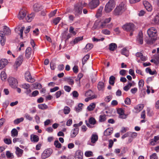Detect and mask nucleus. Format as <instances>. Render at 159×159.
I'll use <instances>...</instances> for the list:
<instances>
[{
    "instance_id": "1",
    "label": "nucleus",
    "mask_w": 159,
    "mask_h": 159,
    "mask_svg": "<svg viewBox=\"0 0 159 159\" xmlns=\"http://www.w3.org/2000/svg\"><path fill=\"white\" fill-rule=\"evenodd\" d=\"M157 30L154 27L150 28L148 30L147 33L149 38L147 41V43L151 44L155 42L157 38Z\"/></svg>"
},
{
    "instance_id": "2",
    "label": "nucleus",
    "mask_w": 159,
    "mask_h": 159,
    "mask_svg": "<svg viewBox=\"0 0 159 159\" xmlns=\"http://www.w3.org/2000/svg\"><path fill=\"white\" fill-rule=\"evenodd\" d=\"M87 4L84 2H79L74 4L73 10V13L76 16L82 14L83 8L86 6Z\"/></svg>"
},
{
    "instance_id": "3",
    "label": "nucleus",
    "mask_w": 159,
    "mask_h": 159,
    "mask_svg": "<svg viewBox=\"0 0 159 159\" xmlns=\"http://www.w3.org/2000/svg\"><path fill=\"white\" fill-rule=\"evenodd\" d=\"M122 28L124 30L130 32L129 36H131L133 34V32L135 30L134 25L131 23H126L124 25Z\"/></svg>"
},
{
    "instance_id": "4",
    "label": "nucleus",
    "mask_w": 159,
    "mask_h": 159,
    "mask_svg": "<svg viewBox=\"0 0 159 159\" xmlns=\"http://www.w3.org/2000/svg\"><path fill=\"white\" fill-rule=\"evenodd\" d=\"M126 9V6L123 3H121L115 9L113 13L115 16L121 15Z\"/></svg>"
},
{
    "instance_id": "5",
    "label": "nucleus",
    "mask_w": 159,
    "mask_h": 159,
    "mask_svg": "<svg viewBox=\"0 0 159 159\" xmlns=\"http://www.w3.org/2000/svg\"><path fill=\"white\" fill-rule=\"evenodd\" d=\"M115 3L114 0H110L106 4L105 11L106 12H109L111 11L115 7Z\"/></svg>"
},
{
    "instance_id": "6",
    "label": "nucleus",
    "mask_w": 159,
    "mask_h": 159,
    "mask_svg": "<svg viewBox=\"0 0 159 159\" xmlns=\"http://www.w3.org/2000/svg\"><path fill=\"white\" fill-rule=\"evenodd\" d=\"M8 81L10 85L12 88H16L18 84V82L16 79L12 77H10L8 79Z\"/></svg>"
},
{
    "instance_id": "7",
    "label": "nucleus",
    "mask_w": 159,
    "mask_h": 159,
    "mask_svg": "<svg viewBox=\"0 0 159 159\" xmlns=\"http://www.w3.org/2000/svg\"><path fill=\"white\" fill-rule=\"evenodd\" d=\"M52 152V150L49 148L45 150L42 154L41 157L43 159H46L49 157Z\"/></svg>"
},
{
    "instance_id": "8",
    "label": "nucleus",
    "mask_w": 159,
    "mask_h": 159,
    "mask_svg": "<svg viewBox=\"0 0 159 159\" xmlns=\"http://www.w3.org/2000/svg\"><path fill=\"white\" fill-rule=\"evenodd\" d=\"M99 4V0H92L89 3L90 8L93 9L96 7Z\"/></svg>"
},
{
    "instance_id": "9",
    "label": "nucleus",
    "mask_w": 159,
    "mask_h": 159,
    "mask_svg": "<svg viewBox=\"0 0 159 159\" xmlns=\"http://www.w3.org/2000/svg\"><path fill=\"white\" fill-rule=\"evenodd\" d=\"M25 77L26 80L29 82L33 83L35 81L34 79L32 77L31 74L29 71H26L25 73Z\"/></svg>"
},
{
    "instance_id": "10",
    "label": "nucleus",
    "mask_w": 159,
    "mask_h": 159,
    "mask_svg": "<svg viewBox=\"0 0 159 159\" xmlns=\"http://www.w3.org/2000/svg\"><path fill=\"white\" fill-rule=\"evenodd\" d=\"M23 61V56L22 55L20 56L18 58L16 59V60L15 62V66H16V68L20 66L22 64Z\"/></svg>"
},
{
    "instance_id": "11",
    "label": "nucleus",
    "mask_w": 159,
    "mask_h": 159,
    "mask_svg": "<svg viewBox=\"0 0 159 159\" xmlns=\"http://www.w3.org/2000/svg\"><path fill=\"white\" fill-rule=\"evenodd\" d=\"M137 41L140 44L143 43V34L142 32H139L137 36Z\"/></svg>"
},
{
    "instance_id": "12",
    "label": "nucleus",
    "mask_w": 159,
    "mask_h": 159,
    "mask_svg": "<svg viewBox=\"0 0 159 159\" xmlns=\"http://www.w3.org/2000/svg\"><path fill=\"white\" fill-rule=\"evenodd\" d=\"M25 29L24 27H22L20 29L19 27H17L15 29V32L20 36V38L21 39H23V31Z\"/></svg>"
},
{
    "instance_id": "13",
    "label": "nucleus",
    "mask_w": 159,
    "mask_h": 159,
    "mask_svg": "<svg viewBox=\"0 0 159 159\" xmlns=\"http://www.w3.org/2000/svg\"><path fill=\"white\" fill-rule=\"evenodd\" d=\"M143 3L145 7L148 11H151L152 9V7L148 2L145 1L143 2Z\"/></svg>"
},
{
    "instance_id": "14",
    "label": "nucleus",
    "mask_w": 159,
    "mask_h": 159,
    "mask_svg": "<svg viewBox=\"0 0 159 159\" xmlns=\"http://www.w3.org/2000/svg\"><path fill=\"white\" fill-rule=\"evenodd\" d=\"M26 11L24 10H20L18 15V17L19 19L22 20L26 16Z\"/></svg>"
},
{
    "instance_id": "15",
    "label": "nucleus",
    "mask_w": 159,
    "mask_h": 159,
    "mask_svg": "<svg viewBox=\"0 0 159 159\" xmlns=\"http://www.w3.org/2000/svg\"><path fill=\"white\" fill-rule=\"evenodd\" d=\"M75 128L71 131L70 136L72 138L75 137L79 133V129L77 127H75Z\"/></svg>"
},
{
    "instance_id": "16",
    "label": "nucleus",
    "mask_w": 159,
    "mask_h": 159,
    "mask_svg": "<svg viewBox=\"0 0 159 159\" xmlns=\"http://www.w3.org/2000/svg\"><path fill=\"white\" fill-rule=\"evenodd\" d=\"M93 47V45L92 43L87 44L83 50V53H86L89 51Z\"/></svg>"
},
{
    "instance_id": "17",
    "label": "nucleus",
    "mask_w": 159,
    "mask_h": 159,
    "mask_svg": "<svg viewBox=\"0 0 159 159\" xmlns=\"http://www.w3.org/2000/svg\"><path fill=\"white\" fill-rule=\"evenodd\" d=\"M42 8V5L38 3H35L33 6L34 10L36 12L40 11Z\"/></svg>"
},
{
    "instance_id": "18",
    "label": "nucleus",
    "mask_w": 159,
    "mask_h": 159,
    "mask_svg": "<svg viewBox=\"0 0 159 159\" xmlns=\"http://www.w3.org/2000/svg\"><path fill=\"white\" fill-rule=\"evenodd\" d=\"M15 149L16 150V155L18 157H21L23 153V150L18 147H16Z\"/></svg>"
},
{
    "instance_id": "19",
    "label": "nucleus",
    "mask_w": 159,
    "mask_h": 159,
    "mask_svg": "<svg viewBox=\"0 0 159 159\" xmlns=\"http://www.w3.org/2000/svg\"><path fill=\"white\" fill-rule=\"evenodd\" d=\"M7 61L5 59L0 60V69H2L7 64Z\"/></svg>"
},
{
    "instance_id": "20",
    "label": "nucleus",
    "mask_w": 159,
    "mask_h": 159,
    "mask_svg": "<svg viewBox=\"0 0 159 159\" xmlns=\"http://www.w3.org/2000/svg\"><path fill=\"white\" fill-rule=\"evenodd\" d=\"M30 140L32 142L37 143L39 140V138L38 136L32 134L30 135Z\"/></svg>"
},
{
    "instance_id": "21",
    "label": "nucleus",
    "mask_w": 159,
    "mask_h": 159,
    "mask_svg": "<svg viewBox=\"0 0 159 159\" xmlns=\"http://www.w3.org/2000/svg\"><path fill=\"white\" fill-rule=\"evenodd\" d=\"M144 105L143 104H140L134 107V112L138 113L140 112L143 108Z\"/></svg>"
},
{
    "instance_id": "22",
    "label": "nucleus",
    "mask_w": 159,
    "mask_h": 159,
    "mask_svg": "<svg viewBox=\"0 0 159 159\" xmlns=\"http://www.w3.org/2000/svg\"><path fill=\"white\" fill-rule=\"evenodd\" d=\"M83 39V37H78L75 38L73 41H71L70 44L74 45L75 44L77 43L80 41L82 40Z\"/></svg>"
},
{
    "instance_id": "23",
    "label": "nucleus",
    "mask_w": 159,
    "mask_h": 159,
    "mask_svg": "<svg viewBox=\"0 0 159 159\" xmlns=\"http://www.w3.org/2000/svg\"><path fill=\"white\" fill-rule=\"evenodd\" d=\"M113 132V129L111 128H108L104 132V136H107L110 135Z\"/></svg>"
},
{
    "instance_id": "24",
    "label": "nucleus",
    "mask_w": 159,
    "mask_h": 159,
    "mask_svg": "<svg viewBox=\"0 0 159 159\" xmlns=\"http://www.w3.org/2000/svg\"><path fill=\"white\" fill-rule=\"evenodd\" d=\"M83 153L80 151H77L75 154V159H82L83 158Z\"/></svg>"
},
{
    "instance_id": "25",
    "label": "nucleus",
    "mask_w": 159,
    "mask_h": 159,
    "mask_svg": "<svg viewBox=\"0 0 159 159\" xmlns=\"http://www.w3.org/2000/svg\"><path fill=\"white\" fill-rule=\"evenodd\" d=\"M31 54V48L30 47H28L25 51V56L27 58L30 57Z\"/></svg>"
},
{
    "instance_id": "26",
    "label": "nucleus",
    "mask_w": 159,
    "mask_h": 159,
    "mask_svg": "<svg viewBox=\"0 0 159 159\" xmlns=\"http://www.w3.org/2000/svg\"><path fill=\"white\" fill-rule=\"evenodd\" d=\"M98 136L97 134H92L91 138V143H95L98 140Z\"/></svg>"
},
{
    "instance_id": "27",
    "label": "nucleus",
    "mask_w": 159,
    "mask_h": 159,
    "mask_svg": "<svg viewBox=\"0 0 159 159\" xmlns=\"http://www.w3.org/2000/svg\"><path fill=\"white\" fill-rule=\"evenodd\" d=\"M159 140V136H155L153 139H151L150 141V144L152 145H154L155 143Z\"/></svg>"
},
{
    "instance_id": "28",
    "label": "nucleus",
    "mask_w": 159,
    "mask_h": 159,
    "mask_svg": "<svg viewBox=\"0 0 159 159\" xmlns=\"http://www.w3.org/2000/svg\"><path fill=\"white\" fill-rule=\"evenodd\" d=\"M64 80L67 82L70 85H72L74 84V81L70 77H66L64 78Z\"/></svg>"
},
{
    "instance_id": "29",
    "label": "nucleus",
    "mask_w": 159,
    "mask_h": 159,
    "mask_svg": "<svg viewBox=\"0 0 159 159\" xmlns=\"http://www.w3.org/2000/svg\"><path fill=\"white\" fill-rule=\"evenodd\" d=\"M104 88V83L103 82H99L98 84V88L99 90H103Z\"/></svg>"
},
{
    "instance_id": "30",
    "label": "nucleus",
    "mask_w": 159,
    "mask_h": 159,
    "mask_svg": "<svg viewBox=\"0 0 159 159\" xmlns=\"http://www.w3.org/2000/svg\"><path fill=\"white\" fill-rule=\"evenodd\" d=\"M117 45L115 43H112L109 45V49L111 51H114L117 48Z\"/></svg>"
},
{
    "instance_id": "31",
    "label": "nucleus",
    "mask_w": 159,
    "mask_h": 159,
    "mask_svg": "<svg viewBox=\"0 0 159 159\" xmlns=\"http://www.w3.org/2000/svg\"><path fill=\"white\" fill-rule=\"evenodd\" d=\"M3 31L4 32L5 35H8L11 34V30L6 26H4Z\"/></svg>"
},
{
    "instance_id": "32",
    "label": "nucleus",
    "mask_w": 159,
    "mask_h": 159,
    "mask_svg": "<svg viewBox=\"0 0 159 159\" xmlns=\"http://www.w3.org/2000/svg\"><path fill=\"white\" fill-rule=\"evenodd\" d=\"M106 116V115L105 114H101L100 115L99 117V121L101 122L105 121L107 120Z\"/></svg>"
},
{
    "instance_id": "33",
    "label": "nucleus",
    "mask_w": 159,
    "mask_h": 159,
    "mask_svg": "<svg viewBox=\"0 0 159 159\" xmlns=\"http://www.w3.org/2000/svg\"><path fill=\"white\" fill-rule=\"evenodd\" d=\"M121 53L127 57L129 56V51L126 48H123L121 50Z\"/></svg>"
},
{
    "instance_id": "34",
    "label": "nucleus",
    "mask_w": 159,
    "mask_h": 159,
    "mask_svg": "<svg viewBox=\"0 0 159 159\" xmlns=\"http://www.w3.org/2000/svg\"><path fill=\"white\" fill-rule=\"evenodd\" d=\"M95 106L96 105L95 103H92L87 107V109L89 111H92L94 110Z\"/></svg>"
},
{
    "instance_id": "35",
    "label": "nucleus",
    "mask_w": 159,
    "mask_h": 159,
    "mask_svg": "<svg viewBox=\"0 0 159 159\" xmlns=\"http://www.w3.org/2000/svg\"><path fill=\"white\" fill-rule=\"evenodd\" d=\"M152 23L155 24H159V15H157L152 20Z\"/></svg>"
},
{
    "instance_id": "36",
    "label": "nucleus",
    "mask_w": 159,
    "mask_h": 159,
    "mask_svg": "<svg viewBox=\"0 0 159 159\" xmlns=\"http://www.w3.org/2000/svg\"><path fill=\"white\" fill-rule=\"evenodd\" d=\"M34 16V13H31L27 16L26 18V19L28 22H30L32 20Z\"/></svg>"
},
{
    "instance_id": "37",
    "label": "nucleus",
    "mask_w": 159,
    "mask_h": 159,
    "mask_svg": "<svg viewBox=\"0 0 159 159\" xmlns=\"http://www.w3.org/2000/svg\"><path fill=\"white\" fill-rule=\"evenodd\" d=\"M145 71L147 73H149L151 75H153L155 74H157V72L155 70L152 71L151 69L149 68L148 67L146 69Z\"/></svg>"
},
{
    "instance_id": "38",
    "label": "nucleus",
    "mask_w": 159,
    "mask_h": 159,
    "mask_svg": "<svg viewBox=\"0 0 159 159\" xmlns=\"http://www.w3.org/2000/svg\"><path fill=\"white\" fill-rule=\"evenodd\" d=\"M11 135L13 137L17 136L18 132L17 129L15 128L13 129L11 131Z\"/></svg>"
},
{
    "instance_id": "39",
    "label": "nucleus",
    "mask_w": 159,
    "mask_h": 159,
    "mask_svg": "<svg viewBox=\"0 0 159 159\" xmlns=\"http://www.w3.org/2000/svg\"><path fill=\"white\" fill-rule=\"evenodd\" d=\"M83 104L81 103H79L77 106L75 107V110L77 112L81 111L83 108Z\"/></svg>"
},
{
    "instance_id": "40",
    "label": "nucleus",
    "mask_w": 159,
    "mask_h": 159,
    "mask_svg": "<svg viewBox=\"0 0 159 159\" xmlns=\"http://www.w3.org/2000/svg\"><path fill=\"white\" fill-rule=\"evenodd\" d=\"M115 77L113 75L111 76L109 79V83L110 84L113 85L115 83Z\"/></svg>"
},
{
    "instance_id": "41",
    "label": "nucleus",
    "mask_w": 159,
    "mask_h": 159,
    "mask_svg": "<svg viewBox=\"0 0 159 159\" xmlns=\"http://www.w3.org/2000/svg\"><path fill=\"white\" fill-rule=\"evenodd\" d=\"M1 78L2 80L5 81L7 78V76L6 73L2 71L1 73Z\"/></svg>"
},
{
    "instance_id": "42",
    "label": "nucleus",
    "mask_w": 159,
    "mask_h": 159,
    "mask_svg": "<svg viewBox=\"0 0 159 159\" xmlns=\"http://www.w3.org/2000/svg\"><path fill=\"white\" fill-rule=\"evenodd\" d=\"M128 134L129 137H130L132 138H134L137 135V134L135 132H128Z\"/></svg>"
},
{
    "instance_id": "43",
    "label": "nucleus",
    "mask_w": 159,
    "mask_h": 159,
    "mask_svg": "<svg viewBox=\"0 0 159 159\" xmlns=\"http://www.w3.org/2000/svg\"><path fill=\"white\" fill-rule=\"evenodd\" d=\"M103 9V7H100L98 9L97 13L96 15V16L97 17H100L102 15V11Z\"/></svg>"
},
{
    "instance_id": "44",
    "label": "nucleus",
    "mask_w": 159,
    "mask_h": 159,
    "mask_svg": "<svg viewBox=\"0 0 159 159\" xmlns=\"http://www.w3.org/2000/svg\"><path fill=\"white\" fill-rule=\"evenodd\" d=\"M38 108L40 109L45 110L47 109L48 106L45 104H39L38 105Z\"/></svg>"
},
{
    "instance_id": "45",
    "label": "nucleus",
    "mask_w": 159,
    "mask_h": 159,
    "mask_svg": "<svg viewBox=\"0 0 159 159\" xmlns=\"http://www.w3.org/2000/svg\"><path fill=\"white\" fill-rule=\"evenodd\" d=\"M89 57V54L86 55L83 57L82 59V64L83 65H84L85 63Z\"/></svg>"
},
{
    "instance_id": "46",
    "label": "nucleus",
    "mask_w": 159,
    "mask_h": 159,
    "mask_svg": "<svg viewBox=\"0 0 159 159\" xmlns=\"http://www.w3.org/2000/svg\"><path fill=\"white\" fill-rule=\"evenodd\" d=\"M23 120L24 118L23 117L17 118L14 120V123L15 124H18L20 122L23 121Z\"/></svg>"
},
{
    "instance_id": "47",
    "label": "nucleus",
    "mask_w": 159,
    "mask_h": 159,
    "mask_svg": "<svg viewBox=\"0 0 159 159\" xmlns=\"http://www.w3.org/2000/svg\"><path fill=\"white\" fill-rule=\"evenodd\" d=\"M101 22L98 21L97 20L96 21L94 25L93 26V28L95 29L97 28H99V26L100 25Z\"/></svg>"
},
{
    "instance_id": "48",
    "label": "nucleus",
    "mask_w": 159,
    "mask_h": 159,
    "mask_svg": "<svg viewBox=\"0 0 159 159\" xmlns=\"http://www.w3.org/2000/svg\"><path fill=\"white\" fill-rule=\"evenodd\" d=\"M70 111V108L67 106H66L65 107L64 109H63V112L65 114H68L69 113Z\"/></svg>"
},
{
    "instance_id": "49",
    "label": "nucleus",
    "mask_w": 159,
    "mask_h": 159,
    "mask_svg": "<svg viewBox=\"0 0 159 159\" xmlns=\"http://www.w3.org/2000/svg\"><path fill=\"white\" fill-rule=\"evenodd\" d=\"M89 122L90 124L94 125L96 123V120L93 117H91L89 119Z\"/></svg>"
},
{
    "instance_id": "50",
    "label": "nucleus",
    "mask_w": 159,
    "mask_h": 159,
    "mask_svg": "<svg viewBox=\"0 0 159 159\" xmlns=\"http://www.w3.org/2000/svg\"><path fill=\"white\" fill-rule=\"evenodd\" d=\"M55 147L57 148H60L61 147V144L59 143L58 140H56L54 143Z\"/></svg>"
},
{
    "instance_id": "51",
    "label": "nucleus",
    "mask_w": 159,
    "mask_h": 159,
    "mask_svg": "<svg viewBox=\"0 0 159 159\" xmlns=\"http://www.w3.org/2000/svg\"><path fill=\"white\" fill-rule=\"evenodd\" d=\"M85 155L88 157L93 156V152L90 151H86L85 152Z\"/></svg>"
},
{
    "instance_id": "52",
    "label": "nucleus",
    "mask_w": 159,
    "mask_h": 159,
    "mask_svg": "<svg viewBox=\"0 0 159 159\" xmlns=\"http://www.w3.org/2000/svg\"><path fill=\"white\" fill-rule=\"evenodd\" d=\"M144 84V82L143 80H141L139 82V89H141L143 86Z\"/></svg>"
},
{
    "instance_id": "53",
    "label": "nucleus",
    "mask_w": 159,
    "mask_h": 159,
    "mask_svg": "<svg viewBox=\"0 0 159 159\" xmlns=\"http://www.w3.org/2000/svg\"><path fill=\"white\" fill-rule=\"evenodd\" d=\"M61 20V18L59 17H57L55 18L53 20V22L55 25H57L59 22Z\"/></svg>"
},
{
    "instance_id": "54",
    "label": "nucleus",
    "mask_w": 159,
    "mask_h": 159,
    "mask_svg": "<svg viewBox=\"0 0 159 159\" xmlns=\"http://www.w3.org/2000/svg\"><path fill=\"white\" fill-rule=\"evenodd\" d=\"M74 28L72 26H70L69 28V32L75 35L76 34V32L74 30Z\"/></svg>"
},
{
    "instance_id": "55",
    "label": "nucleus",
    "mask_w": 159,
    "mask_h": 159,
    "mask_svg": "<svg viewBox=\"0 0 159 159\" xmlns=\"http://www.w3.org/2000/svg\"><path fill=\"white\" fill-rule=\"evenodd\" d=\"M4 143L7 144H10L11 143V140L10 139L6 138L4 140Z\"/></svg>"
},
{
    "instance_id": "56",
    "label": "nucleus",
    "mask_w": 159,
    "mask_h": 159,
    "mask_svg": "<svg viewBox=\"0 0 159 159\" xmlns=\"http://www.w3.org/2000/svg\"><path fill=\"white\" fill-rule=\"evenodd\" d=\"M106 24L103 21L102 22H101L100 25L99 26V29H102L104 28H106Z\"/></svg>"
},
{
    "instance_id": "57",
    "label": "nucleus",
    "mask_w": 159,
    "mask_h": 159,
    "mask_svg": "<svg viewBox=\"0 0 159 159\" xmlns=\"http://www.w3.org/2000/svg\"><path fill=\"white\" fill-rule=\"evenodd\" d=\"M154 57L156 62V65L159 64V54H157L155 55Z\"/></svg>"
},
{
    "instance_id": "58",
    "label": "nucleus",
    "mask_w": 159,
    "mask_h": 159,
    "mask_svg": "<svg viewBox=\"0 0 159 159\" xmlns=\"http://www.w3.org/2000/svg\"><path fill=\"white\" fill-rule=\"evenodd\" d=\"M6 41V37H1L0 43L2 46H3L5 44Z\"/></svg>"
},
{
    "instance_id": "59",
    "label": "nucleus",
    "mask_w": 159,
    "mask_h": 159,
    "mask_svg": "<svg viewBox=\"0 0 159 159\" xmlns=\"http://www.w3.org/2000/svg\"><path fill=\"white\" fill-rule=\"evenodd\" d=\"M22 141L21 139L19 138H16L13 139V143H15L17 142H20L21 143Z\"/></svg>"
},
{
    "instance_id": "60",
    "label": "nucleus",
    "mask_w": 159,
    "mask_h": 159,
    "mask_svg": "<svg viewBox=\"0 0 159 159\" xmlns=\"http://www.w3.org/2000/svg\"><path fill=\"white\" fill-rule=\"evenodd\" d=\"M64 89L66 91L68 92H69L71 89V88L70 87L66 85L64 86Z\"/></svg>"
},
{
    "instance_id": "61",
    "label": "nucleus",
    "mask_w": 159,
    "mask_h": 159,
    "mask_svg": "<svg viewBox=\"0 0 159 159\" xmlns=\"http://www.w3.org/2000/svg\"><path fill=\"white\" fill-rule=\"evenodd\" d=\"M117 113L119 114V115L125 113L124 110L121 108H119L117 110Z\"/></svg>"
},
{
    "instance_id": "62",
    "label": "nucleus",
    "mask_w": 159,
    "mask_h": 159,
    "mask_svg": "<svg viewBox=\"0 0 159 159\" xmlns=\"http://www.w3.org/2000/svg\"><path fill=\"white\" fill-rule=\"evenodd\" d=\"M72 94L73 97L75 98H77L79 96V93L76 91H74L72 93Z\"/></svg>"
},
{
    "instance_id": "63",
    "label": "nucleus",
    "mask_w": 159,
    "mask_h": 159,
    "mask_svg": "<svg viewBox=\"0 0 159 159\" xmlns=\"http://www.w3.org/2000/svg\"><path fill=\"white\" fill-rule=\"evenodd\" d=\"M64 68V66L63 64H60L58 66L57 68L59 70H63Z\"/></svg>"
},
{
    "instance_id": "64",
    "label": "nucleus",
    "mask_w": 159,
    "mask_h": 159,
    "mask_svg": "<svg viewBox=\"0 0 159 159\" xmlns=\"http://www.w3.org/2000/svg\"><path fill=\"white\" fill-rule=\"evenodd\" d=\"M157 154L155 153H154L150 156V159H157Z\"/></svg>"
}]
</instances>
